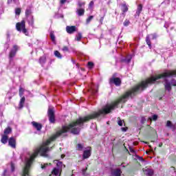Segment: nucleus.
<instances>
[{"label":"nucleus","instance_id":"1","mask_svg":"<svg viewBox=\"0 0 176 176\" xmlns=\"http://www.w3.org/2000/svg\"><path fill=\"white\" fill-rule=\"evenodd\" d=\"M168 76H176V70L166 71L162 74H160L155 77H151L145 81H142L140 85L133 88L131 91L126 92V94L122 96V103L126 102L129 97H133L136 93H140V91L146 89L148 85H152L161 78H167Z\"/></svg>","mask_w":176,"mask_h":176},{"label":"nucleus","instance_id":"2","mask_svg":"<svg viewBox=\"0 0 176 176\" xmlns=\"http://www.w3.org/2000/svg\"><path fill=\"white\" fill-rule=\"evenodd\" d=\"M16 28L17 31H19L20 32L22 31L25 35L28 36V30L25 29V21H21V22L17 23L16 24Z\"/></svg>","mask_w":176,"mask_h":176},{"label":"nucleus","instance_id":"3","mask_svg":"<svg viewBox=\"0 0 176 176\" xmlns=\"http://www.w3.org/2000/svg\"><path fill=\"white\" fill-rule=\"evenodd\" d=\"M56 166L58 168H54L52 172V174L55 176H60V174H61L62 168L63 167H65V165L63 164V162H58L56 163Z\"/></svg>","mask_w":176,"mask_h":176},{"label":"nucleus","instance_id":"4","mask_svg":"<svg viewBox=\"0 0 176 176\" xmlns=\"http://www.w3.org/2000/svg\"><path fill=\"white\" fill-rule=\"evenodd\" d=\"M48 117L50 123H54V122H56V119L54 118V110H53V109L49 108Z\"/></svg>","mask_w":176,"mask_h":176},{"label":"nucleus","instance_id":"5","mask_svg":"<svg viewBox=\"0 0 176 176\" xmlns=\"http://www.w3.org/2000/svg\"><path fill=\"white\" fill-rule=\"evenodd\" d=\"M89 156H91V147H87L82 154L83 159H89Z\"/></svg>","mask_w":176,"mask_h":176},{"label":"nucleus","instance_id":"6","mask_svg":"<svg viewBox=\"0 0 176 176\" xmlns=\"http://www.w3.org/2000/svg\"><path fill=\"white\" fill-rule=\"evenodd\" d=\"M109 83H114L116 86H120L122 80L119 78H110Z\"/></svg>","mask_w":176,"mask_h":176},{"label":"nucleus","instance_id":"7","mask_svg":"<svg viewBox=\"0 0 176 176\" xmlns=\"http://www.w3.org/2000/svg\"><path fill=\"white\" fill-rule=\"evenodd\" d=\"M8 145L11 146V148L16 149V139L13 137L10 138L8 140Z\"/></svg>","mask_w":176,"mask_h":176},{"label":"nucleus","instance_id":"8","mask_svg":"<svg viewBox=\"0 0 176 176\" xmlns=\"http://www.w3.org/2000/svg\"><path fill=\"white\" fill-rule=\"evenodd\" d=\"M19 50V47L17 45H14L12 50L10 52V58H13L16 56V52Z\"/></svg>","mask_w":176,"mask_h":176},{"label":"nucleus","instance_id":"9","mask_svg":"<svg viewBox=\"0 0 176 176\" xmlns=\"http://www.w3.org/2000/svg\"><path fill=\"white\" fill-rule=\"evenodd\" d=\"M66 31L67 34H74L76 31V26H67Z\"/></svg>","mask_w":176,"mask_h":176},{"label":"nucleus","instance_id":"10","mask_svg":"<svg viewBox=\"0 0 176 176\" xmlns=\"http://www.w3.org/2000/svg\"><path fill=\"white\" fill-rule=\"evenodd\" d=\"M32 124L34 129H36L38 131H41L42 129V124L36 122H32Z\"/></svg>","mask_w":176,"mask_h":176},{"label":"nucleus","instance_id":"11","mask_svg":"<svg viewBox=\"0 0 176 176\" xmlns=\"http://www.w3.org/2000/svg\"><path fill=\"white\" fill-rule=\"evenodd\" d=\"M76 14L79 16H82L85 15V8H77L76 9Z\"/></svg>","mask_w":176,"mask_h":176},{"label":"nucleus","instance_id":"12","mask_svg":"<svg viewBox=\"0 0 176 176\" xmlns=\"http://www.w3.org/2000/svg\"><path fill=\"white\" fill-rule=\"evenodd\" d=\"M143 171H144L145 175H148V176L153 175V170H152V169H149V168H144Z\"/></svg>","mask_w":176,"mask_h":176},{"label":"nucleus","instance_id":"13","mask_svg":"<svg viewBox=\"0 0 176 176\" xmlns=\"http://www.w3.org/2000/svg\"><path fill=\"white\" fill-rule=\"evenodd\" d=\"M25 102V98L22 97L19 102V107H18V109H21L23 107H24V104Z\"/></svg>","mask_w":176,"mask_h":176},{"label":"nucleus","instance_id":"14","mask_svg":"<svg viewBox=\"0 0 176 176\" xmlns=\"http://www.w3.org/2000/svg\"><path fill=\"white\" fill-rule=\"evenodd\" d=\"M8 135H3L1 140V142H2V144H6L8 142Z\"/></svg>","mask_w":176,"mask_h":176},{"label":"nucleus","instance_id":"15","mask_svg":"<svg viewBox=\"0 0 176 176\" xmlns=\"http://www.w3.org/2000/svg\"><path fill=\"white\" fill-rule=\"evenodd\" d=\"M164 86L166 90H167L168 91H171V85L170 84V82L166 81Z\"/></svg>","mask_w":176,"mask_h":176},{"label":"nucleus","instance_id":"16","mask_svg":"<svg viewBox=\"0 0 176 176\" xmlns=\"http://www.w3.org/2000/svg\"><path fill=\"white\" fill-rule=\"evenodd\" d=\"M121 174H122V170H120V169H116L113 173V176H120Z\"/></svg>","mask_w":176,"mask_h":176},{"label":"nucleus","instance_id":"17","mask_svg":"<svg viewBox=\"0 0 176 176\" xmlns=\"http://www.w3.org/2000/svg\"><path fill=\"white\" fill-rule=\"evenodd\" d=\"M142 12V4H140L138 6V10H137L136 14H138V16H140V14H141Z\"/></svg>","mask_w":176,"mask_h":176},{"label":"nucleus","instance_id":"18","mask_svg":"<svg viewBox=\"0 0 176 176\" xmlns=\"http://www.w3.org/2000/svg\"><path fill=\"white\" fill-rule=\"evenodd\" d=\"M28 21L30 25H32V26L34 25V16H29Z\"/></svg>","mask_w":176,"mask_h":176},{"label":"nucleus","instance_id":"19","mask_svg":"<svg viewBox=\"0 0 176 176\" xmlns=\"http://www.w3.org/2000/svg\"><path fill=\"white\" fill-rule=\"evenodd\" d=\"M77 5L79 8H85V5H86L85 2L78 1Z\"/></svg>","mask_w":176,"mask_h":176},{"label":"nucleus","instance_id":"20","mask_svg":"<svg viewBox=\"0 0 176 176\" xmlns=\"http://www.w3.org/2000/svg\"><path fill=\"white\" fill-rule=\"evenodd\" d=\"M12 133V128L8 127L4 130V134L8 135V134H10Z\"/></svg>","mask_w":176,"mask_h":176},{"label":"nucleus","instance_id":"21","mask_svg":"<svg viewBox=\"0 0 176 176\" xmlns=\"http://www.w3.org/2000/svg\"><path fill=\"white\" fill-rule=\"evenodd\" d=\"M166 127H170V128L175 129V126L173 124L171 121L168 120L166 122Z\"/></svg>","mask_w":176,"mask_h":176},{"label":"nucleus","instance_id":"22","mask_svg":"<svg viewBox=\"0 0 176 176\" xmlns=\"http://www.w3.org/2000/svg\"><path fill=\"white\" fill-rule=\"evenodd\" d=\"M146 42L147 45H148V46L151 49V47H152V46L151 45V38H149V36H146Z\"/></svg>","mask_w":176,"mask_h":176},{"label":"nucleus","instance_id":"23","mask_svg":"<svg viewBox=\"0 0 176 176\" xmlns=\"http://www.w3.org/2000/svg\"><path fill=\"white\" fill-rule=\"evenodd\" d=\"M40 64H45L46 63V56H41L39 59Z\"/></svg>","mask_w":176,"mask_h":176},{"label":"nucleus","instance_id":"24","mask_svg":"<svg viewBox=\"0 0 176 176\" xmlns=\"http://www.w3.org/2000/svg\"><path fill=\"white\" fill-rule=\"evenodd\" d=\"M82 39V33H78L75 38V41H77L78 42H79V41H80Z\"/></svg>","mask_w":176,"mask_h":176},{"label":"nucleus","instance_id":"25","mask_svg":"<svg viewBox=\"0 0 176 176\" xmlns=\"http://www.w3.org/2000/svg\"><path fill=\"white\" fill-rule=\"evenodd\" d=\"M54 55L56 56V57H58V58H63V56L61 55V54H60L58 51H55Z\"/></svg>","mask_w":176,"mask_h":176},{"label":"nucleus","instance_id":"26","mask_svg":"<svg viewBox=\"0 0 176 176\" xmlns=\"http://www.w3.org/2000/svg\"><path fill=\"white\" fill-rule=\"evenodd\" d=\"M87 67L89 69H91V68L94 67V63H93V62H88Z\"/></svg>","mask_w":176,"mask_h":176},{"label":"nucleus","instance_id":"27","mask_svg":"<svg viewBox=\"0 0 176 176\" xmlns=\"http://www.w3.org/2000/svg\"><path fill=\"white\" fill-rule=\"evenodd\" d=\"M20 13H21V8H16L15 9V14H17L18 16H20Z\"/></svg>","mask_w":176,"mask_h":176},{"label":"nucleus","instance_id":"28","mask_svg":"<svg viewBox=\"0 0 176 176\" xmlns=\"http://www.w3.org/2000/svg\"><path fill=\"white\" fill-rule=\"evenodd\" d=\"M93 19H94V16H89L86 20L87 24H89Z\"/></svg>","mask_w":176,"mask_h":176},{"label":"nucleus","instance_id":"29","mask_svg":"<svg viewBox=\"0 0 176 176\" xmlns=\"http://www.w3.org/2000/svg\"><path fill=\"white\" fill-rule=\"evenodd\" d=\"M127 10H129V8L127 7V6H126V4H124L122 6V12H127Z\"/></svg>","mask_w":176,"mask_h":176},{"label":"nucleus","instance_id":"30","mask_svg":"<svg viewBox=\"0 0 176 176\" xmlns=\"http://www.w3.org/2000/svg\"><path fill=\"white\" fill-rule=\"evenodd\" d=\"M24 94V89L20 88L19 89V96L23 97V95Z\"/></svg>","mask_w":176,"mask_h":176},{"label":"nucleus","instance_id":"31","mask_svg":"<svg viewBox=\"0 0 176 176\" xmlns=\"http://www.w3.org/2000/svg\"><path fill=\"white\" fill-rule=\"evenodd\" d=\"M77 149L78 151H82L83 150V145L80 144H77Z\"/></svg>","mask_w":176,"mask_h":176},{"label":"nucleus","instance_id":"32","mask_svg":"<svg viewBox=\"0 0 176 176\" xmlns=\"http://www.w3.org/2000/svg\"><path fill=\"white\" fill-rule=\"evenodd\" d=\"M149 120H154V121L157 120V115H153L152 116V118H149Z\"/></svg>","mask_w":176,"mask_h":176},{"label":"nucleus","instance_id":"33","mask_svg":"<svg viewBox=\"0 0 176 176\" xmlns=\"http://www.w3.org/2000/svg\"><path fill=\"white\" fill-rule=\"evenodd\" d=\"M30 14H31V10L27 9L25 10V16H26V17H28V16H30Z\"/></svg>","mask_w":176,"mask_h":176},{"label":"nucleus","instance_id":"34","mask_svg":"<svg viewBox=\"0 0 176 176\" xmlns=\"http://www.w3.org/2000/svg\"><path fill=\"white\" fill-rule=\"evenodd\" d=\"M50 38L53 42L56 41V36H54V34L50 33Z\"/></svg>","mask_w":176,"mask_h":176},{"label":"nucleus","instance_id":"35","mask_svg":"<svg viewBox=\"0 0 176 176\" xmlns=\"http://www.w3.org/2000/svg\"><path fill=\"white\" fill-rule=\"evenodd\" d=\"M118 124L119 126H123V123H124V120H121L120 118H118Z\"/></svg>","mask_w":176,"mask_h":176},{"label":"nucleus","instance_id":"36","mask_svg":"<svg viewBox=\"0 0 176 176\" xmlns=\"http://www.w3.org/2000/svg\"><path fill=\"white\" fill-rule=\"evenodd\" d=\"M129 24H130V21L129 20H125L124 22V25L125 27H127V25H129Z\"/></svg>","mask_w":176,"mask_h":176},{"label":"nucleus","instance_id":"37","mask_svg":"<svg viewBox=\"0 0 176 176\" xmlns=\"http://www.w3.org/2000/svg\"><path fill=\"white\" fill-rule=\"evenodd\" d=\"M93 6H94V2L91 1L89 4V8H93Z\"/></svg>","mask_w":176,"mask_h":176},{"label":"nucleus","instance_id":"38","mask_svg":"<svg viewBox=\"0 0 176 176\" xmlns=\"http://www.w3.org/2000/svg\"><path fill=\"white\" fill-rule=\"evenodd\" d=\"M170 85L172 86H176V80H173L170 82Z\"/></svg>","mask_w":176,"mask_h":176},{"label":"nucleus","instance_id":"39","mask_svg":"<svg viewBox=\"0 0 176 176\" xmlns=\"http://www.w3.org/2000/svg\"><path fill=\"white\" fill-rule=\"evenodd\" d=\"M62 50H63V52H68V47H67V46L63 47Z\"/></svg>","mask_w":176,"mask_h":176},{"label":"nucleus","instance_id":"40","mask_svg":"<svg viewBox=\"0 0 176 176\" xmlns=\"http://www.w3.org/2000/svg\"><path fill=\"white\" fill-rule=\"evenodd\" d=\"M60 4L61 5H64V3H65V2H67V0H60Z\"/></svg>","mask_w":176,"mask_h":176},{"label":"nucleus","instance_id":"41","mask_svg":"<svg viewBox=\"0 0 176 176\" xmlns=\"http://www.w3.org/2000/svg\"><path fill=\"white\" fill-rule=\"evenodd\" d=\"M11 170L12 171H14V165H13V164H11Z\"/></svg>","mask_w":176,"mask_h":176},{"label":"nucleus","instance_id":"42","mask_svg":"<svg viewBox=\"0 0 176 176\" xmlns=\"http://www.w3.org/2000/svg\"><path fill=\"white\" fill-rule=\"evenodd\" d=\"M121 130H122V131H127V128L122 127V128H121Z\"/></svg>","mask_w":176,"mask_h":176},{"label":"nucleus","instance_id":"43","mask_svg":"<svg viewBox=\"0 0 176 176\" xmlns=\"http://www.w3.org/2000/svg\"><path fill=\"white\" fill-rule=\"evenodd\" d=\"M6 173H8V170H5L3 173V176H7L8 175H6Z\"/></svg>","mask_w":176,"mask_h":176},{"label":"nucleus","instance_id":"44","mask_svg":"<svg viewBox=\"0 0 176 176\" xmlns=\"http://www.w3.org/2000/svg\"><path fill=\"white\" fill-rule=\"evenodd\" d=\"M46 166H47V164H45L41 166V168H45Z\"/></svg>","mask_w":176,"mask_h":176},{"label":"nucleus","instance_id":"45","mask_svg":"<svg viewBox=\"0 0 176 176\" xmlns=\"http://www.w3.org/2000/svg\"><path fill=\"white\" fill-rule=\"evenodd\" d=\"M153 39H156V34H153Z\"/></svg>","mask_w":176,"mask_h":176},{"label":"nucleus","instance_id":"46","mask_svg":"<svg viewBox=\"0 0 176 176\" xmlns=\"http://www.w3.org/2000/svg\"><path fill=\"white\" fill-rule=\"evenodd\" d=\"M131 60V57H129V58L126 61H127L128 63H130Z\"/></svg>","mask_w":176,"mask_h":176},{"label":"nucleus","instance_id":"47","mask_svg":"<svg viewBox=\"0 0 176 176\" xmlns=\"http://www.w3.org/2000/svg\"><path fill=\"white\" fill-rule=\"evenodd\" d=\"M139 160H142V161H143V160H144V159H143L142 157H140V158H139Z\"/></svg>","mask_w":176,"mask_h":176},{"label":"nucleus","instance_id":"48","mask_svg":"<svg viewBox=\"0 0 176 176\" xmlns=\"http://www.w3.org/2000/svg\"><path fill=\"white\" fill-rule=\"evenodd\" d=\"M64 156H65L64 155H61V158H62V159H64Z\"/></svg>","mask_w":176,"mask_h":176},{"label":"nucleus","instance_id":"49","mask_svg":"<svg viewBox=\"0 0 176 176\" xmlns=\"http://www.w3.org/2000/svg\"><path fill=\"white\" fill-rule=\"evenodd\" d=\"M122 167H124V164H122Z\"/></svg>","mask_w":176,"mask_h":176},{"label":"nucleus","instance_id":"50","mask_svg":"<svg viewBox=\"0 0 176 176\" xmlns=\"http://www.w3.org/2000/svg\"><path fill=\"white\" fill-rule=\"evenodd\" d=\"M85 171H86V169L83 170V174H85Z\"/></svg>","mask_w":176,"mask_h":176},{"label":"nucleus","instance_id":"51","mask_svg":"<svg viewBox=\"0 0 176 176\" xmlns=\"http://www.w3.org/2000/svg\"><path fill=\"white\" fill-rule=\"evenodd\" d=\"M50 176H53L52 175H50Z\"/></svg>","mask_w":176,"mask_h":176}]
</instances>
